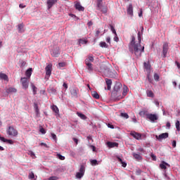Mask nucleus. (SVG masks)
Instances as JSON below:
<instances>
[{
  "instance_id": "14",
  "label": "nucleus",
  "mask_w": 180,
  "mask_h": 180,
  "mask_svg": "<svg viewBox=\"0 0 180 180\" xmlns=\"http://www.w3.org/2000/svg\"><path fill=\"white\" fill-rule=\"evenodd\" d=\"M75 8L77 11H82V12H84V11H85V8L81 5V3H79V2H76L75 3Z\"/></svg>"
},
{
  "instance_id": "4",
  "label": "nucleus",
  "mask_w": 180,
  "mask_h": 180,
  "mask_svg": "<svg viewBox=\"0 0 180 180\" xmlns=\"http://www.w3.org/2000/svg\"><path fill=\"white\" fill-rule=\"evenodd\" d=\"M127 92H129V87L127 86L124 85L123 86V91H122V95L121 94L116 97L117 101H120V99H123L126 95H127Z\"/></svg>"
},
{
  "instance_id": "49",
  "label": "nucleus",
  "mask_w": 180,
  "mask_h": 180,
  "mask_svg": "<svg viewBox=\"0 0 180 180\" xmlns=\"http://www.w3.org/2000/svg\"><path fill=\"white\" fill-rule=\"evenodd\" d=\"M108 77H109L110 78H113V77L115 76L113 75V73L111 71H108Z\"/></svg>"
},
{
  "instance_id": "43",
  "label": "nucleus",
  "mask_w": 180,
  "mask_h": 180,
  "mask_svg": "<svg viewBox=\"0 0 180 180\" xmlns=\"http://www.w3.org/2000/svg\"><path fill=\"white\" fill-rule=\"evenodd\" d=\"M110 30L112 32V33L114 34H115V36H117L116 30H115V27H113V25H110Z\"/></svg>"
},
{
  "instance_id": "41",
  "label": "nucleus",
  "mask_w": 180,
  "mask_h": 180,
  "mask_svg": "<svg viewBox=\"0 0 180 180\" xmlns=\"http://www.w3.org/2000/svg\"><path fill=\"white\" fill-rule=\"evenodd\" d=\"M143 172V171L140 169H136L135 174L136 175H141V173Z\"/></svg>"
},
{
  "instance_id": "63",
  "label": "nucleus",
  "mask_w": 180,
  "mask_h": 180,
  "mask_svg": "<svg viewBox=\"0 0 180 180\" xmlns=\"http://www.w3.org/2000/svg\"><path fill=\"white\" fill-rule=\"evenodd\" d=\"M19 8H26V6H25V5L22 4H20L19 5Z\"/></svg>"
},
{
  "instance_id": "23",
  "label": "nucleus",
  "mask_w": 180,
  "mask_h": 180,
  "mask_svg": "<svg viewBox=\"0 0 180 180\" xmlns=\"http://www.w3.org/2000/svg\"><path fill=\"white\" fill-rule=\"evenodd\" d=\"M0 79H4V81H9V78L6 74L0 72Z\"/></svg>"
},
{
  "instance_id": "38",
  "label": "nucleus",
  "mask_w": 180,
  "mask_h": 180,
  "mask_svg": "<svg viewBox=\"0 0 180 180\" xmlns=\"http://www.w3.org/2000/svg\"><path fill=\"white\" fill-rule=\"evenodd\" d=\"M176 129L177 131H180V122H179V120H177L176 122Z\"/></svg>"
},
{
  "instance_id": "17",
  "label": "nucleus",
  "mask_w": 180,
  "mask_h": 180,
  "mask_svg": "<svg viewBox=\"0 0 180 180\" xmlns=\"http://www.w3.org/2000/svg\"><path fill=\"white\" fill-rule=\"evenodd\" d=\"M127 14L133 16V5L130 4L127 9Z\"/></svg>"
},
{
  "instance_id": "36",
  "label": "nucleus",
  "mask_w": 180,
  "mask_h": 180,
  "mask_svg": "<svg viewBox=\"0 0 180 180\" xmlns=\"http://www.w3.org/2000/svg\"><path fill=\"white\" fill-rule=\"evenodd\" d=\"M153 78H154L155 81H157V82L160 81V75L157 73H155L153 75Z\"/></svg>"
},
{
  "instance_id": "5",
  "label": "nucleus",
  "mask_w": 180,
  "mask_h": 180,
  "mask_svg": "<svg viewBox=\"0 0 180 180\" xmlns=\"http://www.w3.org/2000/svg\"><path fill=\"white\" fill-rule=\"evenodd\" d=\"M84 175H85V166L81 165L79 172L76 174V178L81 179Z\"/></svg>"
},
{
  "instance_id": "64",
  "label": "nucleus",
  "mask_w": 180,
  "mask_h": 180,
  "mask_svg": "<svg viewBox=\"0 0 180 180\" xmlns=\"http://www.w3.org/2000/svg\"><path fill=\"white\" fill-rule=\"evenodd\" d=\"M72 140L76 143V144H78V140L76 138H73Z\"/></svg>"
},
{
  "instance_id": "19",
  "label": "nucleus",
  "mask_w": 180,
  "mask_h": 180,
  "mask_svg": "<svg viewBox=\"0 0 180 180\" xmlns=\"http://www.w3.org/2000/svg\"><path fill=\"white\" fill-rule=\"evenodd\" d=\"M107 146L109 147V148H113V147H118L119 143L116 142H108Z\"/></svg>"
},
{
  "instance_id": "59",
  "label": "nucleus",
  "mask_w": 180,
  "mask_h": 180,
  "mask_svg": "<svg viewBox=\"0 0 180 180\" xmlns=\"http://www.w3.org/2000/svg\"><path fill=\"white\" fill-rule=\"evenodd\" d=\"M58 65H59V67H65V63H58Z\"/></svg>"
},
{
  "instance_id": "37",
  "label": "nucleus",
  "mask_w": 180,
  "mask_h": 180,
  "mask_svg": "<svg viewBox=\"0 0 180 180\" xmlns=\"http://www.w3.org/2000/svg\"><path fill=\"white\" fill-rule=\"evenodd\" d=\"M32 88L34 95H36V94H37V87H36L34 84H32Z\"/></svg>"
},
{
  "instance_id": "24",
  "label": "nucleus",
  "mask_w": 180,
  "mask_h": 180,
  "mask_svg": "<svg viewBox=\"0 0 180 180\" xmlns=\"http://www.w3.org/2000/svg\"><path fill=\"white\" fill-rule=\"evenodd\" d=\"M117 159L119 161V162L122 164L124 168H126V167H127V163H126V162H123V160H122V158H120L119 156H117Z\"/></svg>"
},
{
  "instance_id": "30",
  "label": "nucleus",
  "mask_w": 180,
  "mask_h": 180,
  "mask_svg": "<svg viewBox=\"0 0 180 180\" xmlns=\"http://www.w3.org/2000/svg\"><path fill=\"white\" fill-rule=\"evenodd\" d=\"M51 109L53 112H54L55 113H59L60 112V110H58V107H57V105H52Z\"/></svg>"
},
{
  "instance_id": "45",
  "label": "nucleus",
  "mask_w": 180,
  "mask_h": 180,
  "mask_svg": "<svg viewBox=\"0 0 180 180\" xmlns=\"http://www.w3.org/2000/svg\"><path fill=\"white\" fill-rule=\"evenodd\" d=\"M144 67L146 70H150V64L147 63H144Z\"/></svg>"
},
{
  "instance_id": "11",
  "label": "nucleus",
  "mask_w": 180,
  "mask_h": 180,
  "mask_svg": "<svg viewBox=\"0 0 180 180\" xmlns=\"http://www.w3.org/2000/svg\"><path fill=\"white\" fill-rule=\"evenodd\" d=\"M51 54L53 57H58L60 56V49L56 47L51 51Z\"/></svg>"
},
{
  "instance_id": "33",
  "label": "nucleus",
  "mask_w": 180,
  "mask_h": 180,
  "mask_svg": "<svg viewBox=\"0 0 180 180\" xmlns=\"http://www.w3.org/2000/svg\"><path fill=\"white\" fill-rule=\"evenodd\" d=\"M92 96L93 98H94L95 99H99V94H98V92L96 91H94L92 93Z\"/></svg>"
},
{
  "instance_id": "31",
  "label": "nucleus",
  "mask_w": 180,
  "mask_h": 180,
  "mask_svg": "<svg viewBox=\"0 0 180 180\" xmlns=\"http://www.w3.org/2000/svg\"><path fill=\"white\" fill-rule=\"evenodd\" d=\"M77 116H79V117H80L81 119H82L83 120H85L86 119V115L80 113V112H77Z\"/></svg>"
},
{
  "instance_id": "13",
  "label": "nucleus",
  "mask_w": 180,
  "mask_h": 180,
  "mask_svg": "<svg viewBox=\"0 0 180 180\" xmlns=\"http://www.w3.org/2000/svg\"><path fill=\"white\" fill-rule=\"evenodd\" d=\"M130 134L134 137V139H136V140H141V134L136 131H131Z\"/></svg>"
},
{
  "instance_id": "2",
  "label": "nucleus",
  "mask_w": 180,
  "mask_h": 180,
  "mask_svg": "<svg viewBox=\"0 0 180 180\" xmlns=\"http://www.w3.org/2000/svg\"><path fill=\"white\" fill-rule=\"evenodd\" d=\"M123 88V85L120 82H116L114 89H113V95L115 98H117L120 94H122V89Z\"/></svg>"
},
{
  "instance_id": "1",
  "label": "nucleus",
  "mask_w": 180,
  "mask_h": 180,
  "mask_svg": "<svg viewBox=\"0 0 180 180\" xmlns=\"http://www.w3.org/2000/svg\"><path fill=\"white\" fill-rule=\"evenodd\" d=\"M138 40L139 44H136V41H131L130 46L134 48V51L135 56L136 57H140L141 56V53L144 52V46H141V36L140 35V32L138 33Z\"/></svg>"
},
{
  "instance_id": "52",
  "label": "nucleus",
  "mask_w": 180,
  "mask_h": 180,
  "mask_svg": "<svg viewBox=\"0 0 180 180\" xmlns=\"http://www.w3.org/2000/svg\"><path fill=\"white\" fill-rule=\"evenodd\" d=\"M150 157L153 158V161H157V156H155L154 154H151Z\"/></svg>"
},
{
  "instance_id": "35",
  "label": "nucleus",
  "mask_w": 180,
  "mask_h": 180,
  "mask_svg": "<svg viewBox=\"0 0 180 180\" xmlns=\"http://www.w3.org/2000/svg\"><path fill=\"white\" fill-rule=\"evenodd\" d=\"M101 47H104L105 49H108V44L105 41L100 42Z\"/></svg>"
},
{
  "instance_id": "48",
  "label": "nucleus",
  "mask_w": 180,
  "mask_h": 180,
  "mask_svg": "<svg viewBox=\"0 0 180 180\" xmlns=\"http://www.w3.org/2000/svg\"><path fill=\"white\" fill-rule=\"evenodd\" d=\"M39 131L41 133V134H46V129H44L43 127L40 128Z\"/></svg>"
},
{
  "instance_id": "51",
  "label": "nucleus",
  "mask_w": 180,
  "mask_h": 180,
  "mask_svg": "<svg viewBox=\"0 0 180 180\" xmlns=\"http://www.w3.org/2000/svg\"><path fill=\"white\" fill-rule=\"evenodd\" d=\"M40 146L45 147V148H49V146L46 143H41Z\"/></svg>"
},
{
  "instance_id": "55",
  "label": "nucleus",
  "mask_w": 180,
  "mask_h": 180,
  "mask_svg": "<svg viewBox=\"0 0 180 180\" xmlns=\"http://www.w3.org/2000/svg\"><path fill=\"white\" fill-rule=\"evenodd\" d=\"M20 65H21V67H25V65H26V62L23 61V60H21L20 61Z\"/></svg>"
},
{
  "instance_id": "25",
  "label": "nucleus",
  "mask_w": 180,
  "mask_h": 180,
  "mask_svg": "<svg viewBox=\"0 0 180 180\" xmlns=\"http://www.w3.org/2000/svg\"><path fill=\"white\" fill-rule=\"evenodd\" d=\"M96 7L101 9L102 8V5H103V0H96Z\"/></svg>"
},
{
  "instance_id": "26",
  "label": "nucleus",
  "mask_w": 180,
  "mask_h": 180,
  "mask_svg": "<svg viewBox=\"0 0 180 180\" xmlns=\"http://www.w3.org/2000/svg\"><path fill=\"white\" fill-rule=\"evenodd\" d=\"M32 68H29L26 70L25 72V75L27 77V78H30V77H32Z\"/></svg>"
},
{
  "instance_id": "12",
  "label": "nucleus",
  "mask_w": 180,
  "mask_h": 180,
  "mask_svg": "<svg viewBox=\"0 0 180 180\" xmlns=\"http://www.w3.org/2000/svg\"><path fill=\"white\" fill-rule=\"evenodd\" d=\"M147 117L151 122H155V120H158V117L155 114H148Z\"/></svg>"
},
{
  "instance_id": "39",
  "label": "nucleus",
  "mask_w": 180,
  "mask_h": 180,
  "mask_svg": "<svg viewBox=\"0 0 180 180\" xmlns=\"http://www.w3.org/2000/svg\"><path fill=\"white\" fill-rule=\"evenodd\" d=\"M18 30L20 33H22V32H23V24L21 23L18 25Z\"/></svg>"
},
{
  "instance_id": "21",
  "label": "nucleus",
  "mask_w": 180,
  "mask_h": 180,
  "mask_svg": "<svg viewBox=\"0 0 180 180\" xmlns=\"http://www.w3.org/2000/svg\"><path fill=\"white\" fill-rule=\"evenodd\" d=\"M6 92L7 94H15V92H18V90L15 88L10 87L6 89Z\"/></svg>"
},
{
  "instance_id": "29",
  "label": "nucleus",
  "mask_w": 180,
  "mask_h": 180,
  "mask_svg": "<svg viewBox=\"0 0 180 180\" xmlns=\"http://www.w3.org/2000/svg\"><path fill=\"white\" fill-rule=\"evenodd\" d=\"M146 94H147V96L148 98H154V93H153V91L151 90H148L146 91Z\"/></svg>"
},
{
  "instance_id": "47",
  "label": "nucleus",
  "mask_w": 180,
  "mask_h": 180,
  "mask_svg": "<svg viewBox=\"0 0 180 180\" xmlns=\"http://www.w3.org/2000/svg\"><path fill=\"white\" fill-rule=\"evenodd\" d=\"M51 136L52 139H53V140H55V141H56V140H57V135H56V134H53V133H51Z\"/></svg>"
},
{
  "instance_id": "20",
  "label": "nucleus",
  "mask_w": 180,
  "mask_h": 180,
  "mask_svg": "<svg viewBox=\"0 0 180 180\" xmlns=\"http://www.w3.org/2000/svg\"><path fill=\"white\" fill-rule=\"evenodd\" d=\"M97 9L98 11H101L102 13H108V6H103V4H102V6L101 8H97Z\"/></svg>"
},
{
  "instance_id": "34",
  "label": "nucleus",
  "mask_w": 180,
  "mask_h": 180,
  "mask_svg": "<svg viewBox=\"0 0 180 180\" xmlns=\"http://www.w3.org/2000/svg\"><path fill=\"white\" fill-rule=\"evenodd\" d=\"M120 116L121 117H124V119H129V114L126 112H121Z\"/></svg>"
},
{
  "instance_id": "58",
  "label": "nucleus",
  "mask_w": 180,
  "mask_h": 180,
  "mask_svg": "<svg viewBox=\"0 0 180 180\" xmlns=\"http://www.w3.org/2000/svg\"><path fill=\"white\" fill-rule=\"evenodd\" d=\"M6 143H8V144H13V141L11 139H7Z\"/></svg>"
},
{
  "instance_id": "6",
  "label": "nucleus",
  "mask_w": 180,
  "mask_h": 180,
  "mask_svg": "<svg viewBox=\"0 0 180 180\" xmlns=\"http://www.w3.org/2000/svg\"><path fill=\"white\" fill-rule=\"evenodd\" d=\"M20 82L23 89H27L29 88V82H27V77H21Z\"/></svg>"
},
{
  "instance_id": "46",
  "label": "nucleus",
  "mask_w": 180,
  "mask_h": 180,
  "mask_svg": "<svg viewBox=\"0 0 180 180\" xmlns=\"http://www.w3.org/2000/svg\"><path fill=\"white\" fill-rule=\"evenodd\" d=\"M86 43H87L86 40L80 39V40L79 41V44H86Z\"/></svg>"
},
{
  "instance_id": "7",
  "label": "nucleus",
  "mask_w": 180,
  "mask_h": 180,
  "mask_svg": "<svg viewBox=\"0 0 180 180\" xmlns=\"http://www.w3.org/2000/svg\"><path fill=\"white\" fill-rule=\"evenodd\" d=\"M52 70H53V64L51 63L48 64L45 68L46 75H48L49 77H50V75H51Z\"/></svg>"
},
{
  "instance_id": "22",
  "label": "nucleus",
  "mask_w": 180,
  "mask_h": 180,
  "mask_svg": "<svg viewBox=\"0 0 180 180\" xmlns=\"http://www.w3.org/2000/svg\"><path fill=\"white\" fill-rule=\"evenodd\" d=\"M160 167L161 168V169H167V167H170L169 164L162 161L161 164L160 165Z\"/></svg>"
},
{
  "instance_id": "50",
  "label": "nucleus",
  "mask_w": 180,
  "mask_h": 180,
  "mask_svg": "<svg viewBox=\"0 0 180 180\" xmlns=\"http://www.w3.org/2000/svg\"><path fill=\"white\" fill-rule=\"evenodd\" d=\"M57 179H58V177L56 176H53L49 178V180H57Z\"/></svg>"
},
{
  "instance_id": "28",
  "label": "nucleus",
  "mask_w": 180,
  "mask_h": 180,
  "mask_svg": "<svg viewBox=\"0 0 180 180\" xmlns=\"http://www.w3.org/2000/svg\"><path fill=\"white\" fill-rule=\"evenodd\" d=\"M34 108L35 109V113L37 116H39V115H40V112L39 110V105H37V103H34Z\"/></svg>"
},
{
  "instance_id": "54",
  "label": "nucleus",
  "mask_w": 180,
  "mask_h": 180,
  "mask_svg": "<svg viewBox=\"0 0 180 180\" xmlns=\"http://www.w3.org/2000/svg\"><path fill=\"white\" fill-rule=\"evenodd\" d=\"M172 147L175 148L176 147V141H173L172 143Z\"/></svg>"
},
{
  "instance_id": "61",
  "label": "nucleus",
  "mask_w": 180,
  "mask_h": 180,
  "mask_svg": "<svg viewBox=\"0 0 180 180\" xmlns=\"http://www.w3.org/2000/svg\"><path fill=\"white\" fill-rule=\"evenodd\" d=\"M139 115H140V116H143V115H146V111L139 112Z\"/></svg>"
},
{
  "instance_id": "27",
  "label": "nucleus",
  "mask_w": 180,
  "mask_h": 180,
  "mask_svg": "<svg viewBox=\"0 0 180 180\" xmlns=\"http://www.w3.org/2000/svg\"><path fill=\"white\" fill-rule=\"evenodd\" d=\"M86 65H87V68L89 71H94V68L92 67V63H88V60H86Z\"/></svg>"
},
{
  "instance_id": "18",
  "label": "nucleus",
  "mask_w": 180,
  "mask_h": 180,
  "mask_svg": "<svg viewBox=\"0 0 180 180\" xmlns=\"http://www.w3.org/2000/svg\"><path fill=\"white\" fill-rule=\"evenodd\" d=\"M105 84L107 85L108 91H110V88L112 86V79L106 78L105 79Z\"/></svg>"
},
{
  "instance_id": "10",
  "label": "nucleus",
  "mask_w": 180,
  "mask_h": 180,
  "mask_svg": "<svg viewBox=\"0 0 180 180\" xmlns=\"http://www.w3.org/2000/svg\"><path fill=\"white\" fill-rule=\"evenodd\" d=\"M78 92L79 90L77 88H72L70 89V95L72 96V98H78Z\"/></svg>"
},
{
  "instance_id": "9",
  "label": "nucleus",
  "mask_w": 180,
  "mask_h": 180,
  "mask_svg": "<svg viewBox=\"0 0 180 180\" xmlns=\"http://www.w3.org/2000/svg\"><path fill=\"white\" fill-rule=\"evenodd\" d=\"M168 133L166 132V133H163V134H161L160 135H156L155 136V138L157 139V140H158L159 141H161L162 140H164L165 139H168Z\"/></svg>"
},
{
  "instance_id": "15",
  "label": "nucleus",
  "mask_w": 180,
  "mask_h": 180,
  "mask_svg": "<svg viewBox=\"0 0 180 180\" xmlns=\"http://www.w3.org/2000/svg\"><path fill=\"white\" fill-rule=\"evenodd\" d=\"M132 155L134 158H135V160H136L137 161H141V160H143V156H141V153H133Z\"/></svg>"
},
{
  "instance_id": "40",
  "label": "nucleus",
  "mask_w": 180,
  "mask_h": 180,
  "mask_svg": "<svg viewBox=\"0 0 180 180\" xmlns=\"http://www.w3.org/2000/svg\"><path fill=\"white\" fill-rule=\"evenodd\" d=\"M28 178H29L30 179H34V173H33V172H31L29 174Z\"/></svg>"
},
{
  "instance_id": "56",
  "label": "nucleus",
  "mask_w": 180,
  "mask_h": 180,
  "mask_svg": "<svg viewBox=\"0 0 180 180\" xmlns=\"http://www.w3.org/2000/svg\"><path fill=\"white\" fill-rule=\"evenodd\" d=\"M137 151L139 153H144V149L143 148H139L137 149Z\"/></svg>"
},
{
  "instance_id": "44",
  "label": "nucleus",
  "mask_w": 180,
  "mask_h": 180,
  "mask_svg": "<svg viewBox=\"0 0 180 180\" xmlns=\"http://www.w3.org/2000/svg\"><path fill=\"white\" fill-rule=\"evenodd\" d=\"M57 156L59 160H61L62 161H64V160H65V157L63 156L61 154H58Z\"/></svg>"
},
{
  "instance_id": "8",
  "label": "nucleus",
  "mask_w": 180,
  "mask_h": 180,
  "mask_svg": "<svg viewBox=\"0 0 180 180\" xmlns=\"http://www.w3.org/2000/svg\"><path fill=\"white\" fill-rule=\"evenodd\" d=\"M168 49H169L168 43L165 42L162 46V54H163L164 58L167 57V53H168Z\"/></svg>"
},
{
  "instance_id": "53",
  "label": "nucleus",
  "mask_w": 180,
  "mask_h": 180,
  "mask_svg": "<svg viewBox=\"0 0 180 180\" xmlns=\"http://www.w3.org/2000/svg\"><path fill=\"white\" fill-rule=\"evenodd\" d=\"M0 140L1 141H3L4 143H6L7 139H6L4 137L0 136Z\"/></svg>"
},
{
  "instance_id": "62",
  "label": "nucleus",
  "mask_w": 180,
  "mask_h": 180,
  "mask_svg": "<svg viewBox=\"0 0 180 180\" xmlns=\"http://www.w3.org/2000/svg\"><path fill=\"white\" fill-rule=\"evenodd\" d=\"M107 43H110V37L106 38Z\"/></svg>"
},
{
  "instance_id": "3",
  "label": "nucleus",
  "mask_w": 180,
  "mask_h": 180,
  "mask_svg": "<svg viewBox=\"0 0 180 180\" xmlns=\"http://www.w3.org/2000/svg\"><path fill=\"white\" fill-rule=\"evenodd\" d=\"M6 133L11 137H16V136H18V130H16L13 126L8 127Z\"/></svg>"
},
{
  "instance_id": "57",
  "label": "nucleus",
  "mask_w": 180,
  "mask_h": 180,
  "mask_svg": "<svg viewBox=\"0 0 180 180\" xmlns=\"http://www.w3.org/2000/svg\"><path fill=\"white\" fill-rule=\"evenodd\" d=\"M29 155H30L31 157H34V153H33V151H32V150H30Z\"/></svg>"
},
{
  "instance_id": "32",
  "label": "nucleus",
  "mask_w": 180,
  "mask_h": 180,
  "mask_svg": "<svg viewBox=\"0 0 180 180\" xmlns=\"http://www.w3.org/2000/svg\"><path fill=\"white\" fill-rule=\"evenodd\" d=\"M94 57H92V56H89L88 57V58H86V60H85V63H86V61H87V63H94Z\"/></svg>"
},
{
  "instance_id": "42",
  "label": "nucleus",
  "mask_w": 180,
  "mask_h": 180,
  "mask_svg": "<svg viewBox=\"0 0 180 180\" xmlns=\"http://www.w3.org/2000/svg\"><path fill=\"white\" fill-rule=\"evenodd\" d=\"M91 165H98V160H91Z\"/></svg>"
},
{
  "instance_id": "16",
  "label": "nucleus",
  "mask_w": 180,
  "mask_h": 180,
  "mask_svg": "<svg viewBox=\"0 0 180 180\" xmlns=\"http://www.w3.org/2000/svg\"><path fill=\"white\" fill-rule=\"evenodd\" d=\"M55 4H57V0H48V9H51V8H53V6L55 5Z\"/></svg>"
},
{
  "instance_id": "60",
  "label": "nucleus",
  "mask_w": 180,
  "mask_h": 180,
  "mask_svg": "<svg viewBox=\"0 0 180 180\" xmlns=\"http://www.w3.org/2000/svg\"><path fill=\"white\" fill-rule=\"evenodd\" d=\"M176 65L177 67V68H179V70H180V63L178 61H176Z\"/></svg>"
}]
</instances>
